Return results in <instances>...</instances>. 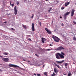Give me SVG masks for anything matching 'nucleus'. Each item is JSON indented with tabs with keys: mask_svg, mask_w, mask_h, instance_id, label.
<instances>
[{
	"mask_svg": "<svg viewBox=\"0 0 76 76\" xmlns=\"http://www.w3.org/2000/svg\"><path fill=\"white\" fill-rule=\"evenodd\" d=\"M54 65H55L57 66V67H58V68H60V67L59 66V65H58V64H57L56 63H54Z\"/></svg>",
	"mask_w": 76,
	"mask_h": 76,
	"instance_id": "obj_14",
	"label": "nucleus"
},
{
	"mask_svg": "<svg viewBox=\"0 0 76 76\" xmlns=\"http://www.w3.org/2000/svg\"><path fill=\"white\" fill-rule=\"evenodd\" d=\"M66 68L67 69V67H66Z\"/></svg>",
	"mask_w": 76,
	"mask_h": 76,
	"instance_id": "obj_54",
	"label": "nucleus"
},
{
	"mask_svg": "<svg viewBox=\"0 0 76 76\" xmlns=\"http://www.w3.org/2000/svg\"><path fill=\"white\" fill-rule=\"evenodd\" d=\"M75 5H76V3H75Z\"/></svg>",
	"mask_w": 76,
	"mask_h": 76,
	"instance_id": "obj_52",
	"label": "nucleus"
},
{
	"mask_svg": "<svg viewBox=\"0 0 76 76\" xmlns=\"http://www.w3.org/2000/svg\"><path fill=\"white\" fill-rule=\"evenodd\" d=\"M2 60H3L5 62H8L9 61V58H3L2 59Z\"/></svg>",
	"mask_w": 76,
	"mask_h": 76,
	"instance_id": "obj_6",
	"label": "nucleus"
},
{
	"mask_svg": "<svg viewBox=\"0 0 76 76\" xmlns=\"http://www.w3.org/2000/svg\"><path fill=\"white\" fill-rule=\"evenodd\" d=\"M11 5L12 7H13L14 5V3L13 4H11Z\"/></svg>",
	"mask_w": 76,
	"mask_h": 76,
	"instance_id": "obj_27",
	"label": "nucleus"
},
{
	"mask_svg": "<svg viewBox=\"0 0 76 76\" xmlns=\"http://www.w3.org/2000/svg\"><path fill=\"white\" fill-rule=\"evenodd\" d=\"M28 62H30V61H28Z\"/></svg>",
	"mask_w": 76,
	"mask_h": 76,
	"instance_id": "obj_51",
	"label": "nucleus"
},
{
	"mask_svg": "<svg viewBox=\"0 0 76 76\" xmlns=\"http://www.w3.org/2000/svg\"><path fill=\"white\" fill-rule=\"evenodd\" d=\"M66 15H64V18L66 19Z\"/></svg>",
	"mask_w": 76,
	"mask_h": 76,
	"instance_id": "obj_30",
	"label": "nucleus"
},
{
	"mask_svg": "<svg viewBox=\"0 0 76 76\" xmlns=\"http://www.w3.org/2000/svg\"><path fill=\"white\" fill-rule=\"evenodd\" d=\"M71 75V73L69 71V72L68 74V75H67V76H70Z\"/></svg>",
	"mask_w": 76,
	"mask_h": 76,
	"instance_id": "obj_17",
	"label": "nucleus"
},
{
	"mask_svg": "<svg viewBox=\"0 0 76 76\" xmlns=\"http://www.w3.org/2000/svg\"><path fill=\"white\" fill-rule=\"evenodd\" d=\"M39 25H40V26H41L42 23L41 22H40L39 23Z\"/></svg>",
	"mask_w": 76,
	"mask_h": 76,
	"instance_id": "obj_29",
	"label": "nucleus"
},
{
	"mask_svg": "<svg viewBox=\"0 0 76 76\" xmlns=\"http://www.w3.org/2000/svg\"><path fill=\"white\" fill-rule=\"evenodd\" d=\"M33 18H34V14H32L31 16V18L33 19Z\"/></svg>",
	"mask_w": 76,
	"mask_h": 76,
	"instance_id": "obj_23",
	"label": "nucleus"
},
{
	"mask_svg": "<svg viewBox=\"0 0 76 76\" xmlns=\"http://www.w3.org/2000/svg\"><path fill=\"white\" fill-rule=\"evenodd\" d=\"M52 38L54 40V41L56 42H59L60 41V39L55 36H53Z\"/></svg>",
	"mask_w": 76,
	"mask_h": 76,
	"instance_id": "obj_2",
	"label": "nucleus"
},
{
	"mask_svg": "<svg viewBox=\"0 0 76 76\" xmlns=\"http://www.w3.org/2000/svg\"><path fill=\"white\" fill-rule=\"evenodd\" d=\"M51 9H52L51 8H50V10H48V12H50V11H51Z\"/></svg>",
	"mask_w": 76,
	"mask_h": 76,
	"instance_id": "obj_25",
	"label": "nucleus"
},
{
	"mask_svg": "<svg viewBox=\"0 0 76 76\" xmlns=\"http://www.w3.org/2000/svg\"><path fill=\"white\" fill-rule=\"evenodd\" d=\"M44 75H45L46 76H47V72H44Z\"/></svg>",
	"mask_w": 76,
	"mask_h": 76,
	"instance_id": "obj_18",
	"label": "nucleus"
},
{
	"mask_svg": "<svg viewBox=\"0 0 76 76\" xmlns=\"http://www.w3.org/2000/svg\"><path fill=\"white\" fill-rule=\"evenodd\" d=\"M55 74H52L51 75V76H55Z\"/></svg>",
	"mask_w": 76,
	"mask_h": 76,
	"instance_id": "obj_35",
	"label": "nucleus"
},
{
	"mask_svg": "<svg viewBox=\"0 0 76 76\" xmlns=\"http://www.w3.org/2000/svg\"><path fill=\"white\" fill-rule=\"evenodd\" d=\"M69 4H70L69 2H66L65 3V4H64V6H67L68 5H69Z\"/></svg>",
	"mask_w": 76,
	"mask_h": 76,
	"instance_id": "obj_11",
	"label": "nucleus"
},
{
	"mask_svg": "<svg viewBox=\"0 0 76 76\" xmlns=\"http://www.w3.org/2000/svg\"><path fill=\"white\" fill-rule=\"evenodd\" d=\"M57 71V69H56V68H54V72H55V73H56Z\"/></svg>",
	"mask_w": 76,
	"mask_h": 76,
	"instance_id": "obj_15",
	"label": "nucleus"
},
{
	"mask_svg": "<svg viewBox=\"0 0 76 76\" xmlns=\"http://www.w3.org/2000/svg\"><path fill=\"white\" fill-rule=\"evenodd\" d=\"M32 31H35L34 26V24L33 23H32Z\"/></svg>",
	"mask_w": 76,
	"mask_h": 76,
	"instance_id": "obj_8",
	"label": "nucleus"
},
{
	"mask_svg": "<svg viewBox=\"0 0 76 76\" xmlns=\"http://www.w3.org/2000/svg\"><path fill=\"white\" fill-rule=\"evenodd\" d=\"M42 41L43 43H44V41H45L46 40V39L45 38H41Z\"/></svg>",
	"mask_w": 76,
	"mask_h": 76,
	"instance_id": "obj_10",
	"label": "nucleus"
},
{
	"mask_svg": "<svg viewBox=\"0 0 76 76\" xmlns=\"http://www.w3.org/2000/svg\"><path fill=\"white\" fill-rule=\"evenodd\" d=\"M19 4V2H16V4H17V5H18Z\"/></svg>",
	"mask_w": 76,
	"mask_h": 76,
	"instance_id": "obj_28",
	"label": "nucleus"
},
{
	"mask_svg": "<svg viewBox=\"0 0 76 76\" xmlns=\"http://www.w3.org/2000/svg\"><path fill=\"white\" fill-rule=\"evenodd\" d=\"M3 70L1 69H0V72H2Z\"/></svg>",
	"mask_w": 76,
	"mask_h": 76,
	"instance_id": "obj_40",
	"label": "nucleus"
},
{
	"mask_svg": "<svg viewBox=\"0 0 76 76\" xmlns=\"http://www.w3.org/2000/svg\"><path fill=\"white\" fill-rule=\"evenodd\" d=\"M46 1H48V0H45Z\"/></svg>",
	"mask_w": 76,
	"mask_h": 76,
	"instance_id": "obj_46",
	"label": "nucleus"
},
{
	"mask_svg": "<svg viewBox=\"0 0 76 76\" xmlns=\"http://www.w3.org/2000/svg\"><path fill=\"white\" fill-rule=\"evenodd\" d=\"M63 75H66V74H63Z\"/></svg>",
	"mask_w": 76,
	"mask_h": 76,
	"instance_id": "obj_41",
	"label": "nucleus"
},
{
	"mask_svg": "<svg viewBox=\"0 0 76 76\" xmlns=\"http://www.w3.org/2000/svg\"><path fill=\"white\" fill-rule=\"evenodd\" d=\"M17 7L16 6L15 7L14 10H17Z\"/></svg>",
	"mask_w": 76,
	"mask_h": 76,
	"instance_id": "obj_26",
	"label": "nucleus"
},
{
	"mask_svg": "<svg viewBox=\"0 0 76 76\" xmlns=\"http://www.w3.org/2000/svg\"><path fill=\"white\" fill-rule=\"evenodd\" d=\"M56 58L58 59H60V57L61 58H64V55H63L62 54H61L58 53H57V54H56Z\"/></svg>",
	"mask_w": 76,
	"mask_h": 76,
	"instance_id": "obj_1",
	"label": "nucleus"
},
{
	"mask_svg": "<svg viewBox=\"0 0 76 76\" xmlns=\"http://www.w3.org/2000/svg\"><path fill=\"white\" fill-rule=\"evenodd\" d=\"M53 75H55V73H54V72L53 73Z\"/></svg>",
	"mask_w": 76,
	"mask_h": 76,
	"instance_id": "obj_48",
	"label": "nucleus"
},
{
	"mask_svg": "<svg viewBox=\"0 0 76 76\" xmlns=\"http://www.w3.org/2000/svg\"><path fill=\"white\" fill-rule=\"evenodd\" d=\"M68 64L67 63H65L64 64V66H68Z\"/></svg>",
	"mask_w": 76,
	"mask_h": 76,
	"instance_id": "obj_19",
	"label": "nucleus"
},
{
	"mask_svg": "<svg viewBox=\"0 0 76 76\" xmlns=\"http://www.w3.org/2000/svg\"><path fill=\"white\" fill-rule=\"evenodd\" d=\"M48 51L50 50L51 49H48Z\"/></svg>",
	"mask_w": 76,
	"mask_h": 76,
	"instance_id": "obj_37",
	"label": "nucleus"
},
{
	"mask_svg": "<svg viewBox=\"0 0 76 76\" xmlns=\"http://www.w3.org/2000/svg\"><path fill=\"white\" fill-rule=\"evenodd\" d=\"M73 39L74 40V41H76V38L75 37H74V38H73Z\"/></svg>",
	"mask_w": 76,
	"mask_h": 76,
	"instance_id": "obj_21",
	"label": "nucleus"
},
{
	"mask_svg": "<svg viewBox=\"0 0 76 76\" xmlns=\"http://www.w3.org/2000/svg\"><path fill=\"white\" fill-rule=\"evenodd\" d=\"M56 62H57V64H61L62 62H64V60H62L61 61H56Z\"/></svg>",
	"mask_w": 76,
	"mask_h": 76,
	"instance_id": "obj_9",
	"label": "nucleus"
},
{
	"mask_svg": "<svg viewBox=\"0 0 76 76\" xmlns=\"http://www.w3.org/2000/svg\"><path fill=\"white\" fill-rule=\"evenodd\" d=\"M45 66V65H44L43 66V67H44Z\"/></svg>",
	"mask_w": 76,
	"mask_h": 76,
	"instance_id": "obj_45",
	"label": "nucleus"
},
{
	"mask_svg": "<svg viewBox=\"0 0 76 76\" xmlns=\"http://www.w3.org/2000/svg\"><path fill=\"white\" fill-rule=\"evenodd\" d=\"M3 55H7L8 54V53H7L5 52L3 53Z\"/></svg>",
	"mask_w": 76,
	"mask_h": 76,
	"instance_id": "obj_16",
	"label": "nucleus"
},
{
	"mask_svg": "<svg viewBox=\"0 0 76 76\" xmlns=\"http://www.w3.org/2000/svg\"><path fill=\"white\" fill-rule=\"evenodd\" d=\"M7 23V22H6V21L4 22V23Z\"/></svg>",
	"mask_w": 76,
	"mask_h": 76,
	"instance_id": "obj_43",
	"label": "nucleus"
},
{
	"mask_svg": "<svg viewBox=\"0 0 76 76\" xmlns=\"http://www.w3.org/2000/svg\"><path fill=\"white\" fill-rule=\"evenodd\" d=\"M10 5H11L12 4H11V1H10Z\"/></svg>",
	"mask_w": 76,
	"mask_h": 76,
	"instance_id": "obj_44",
	"label": "nucleus"
},
{
	"mask_svg": "<svg viewBox=\"0 0 76 76\" xmlns=\"http://www.w3.org/2000/svg\"><path fill=\"white\" fill-rule=\"evenodd\" d=\"M50 46H52V44H50Z\"/></svg>",
	"mask_w": 76,
	"mask_h": 76,
	"instance_id": "obj_39",
	"label": "nucleus"
},
{
	"mask_svg": "<svg viewBox=\"0 0 76 76\" xmlns=\"http://www.w3.org/2000/svg\"><path fill=\"white\" fill-rule=\"evenodd\" d=\"M37 76H40V74H37Z\"/></svg>",
	"mask_w": 76,
	"mask_h": 76,
	"instance_id": "obj_31",
	"label": "nucleus"
},
{
	"mask_svg": "<svg viewBox=\"0 0 76 76\" xmlns=\"http://www.w3.org/2000/svg\"><path fill=\"white\" fill-rule=\"evenodd\" d=\"M34 75L35 76H36V74H34Z\"/></svg>",
	"mask_w": 76,
	"mask_h": 76,
	"instance_id": "obj_42",
	"label": "nucleus"
},
{
	"mask_svg": "<svg viewBox=\"0 0 76 76\" xmlns=\"http://www.w3.org/2000/svg\"><path fill=\"white\" fill-rule=\"evenodd\" d=\"M60 18H62V17H61V16L60 17Z\"/></svg>",
	"mask_w": 76,
	"mask_h": 76,
	"instance_id": "obj_47",
	"label": "nucleus"
},
{
	"mask_svg": "<svg viewBox=\"0 0 76 76\" xmlns=\"http://www.w3.org/2000/svg\"><path fill=\"white\" fill-rule=\"evenodd\" d=\"M74 64H75V63H73Z\"/></svg>",
	"mask_w": 76,
	"mask_h": 76,
	"instance_id": "obj_53",
	"label": "nucleus"
},
{
	"mask_svg": "<svg viewBox=\"0 0 76 76\" xmlns=\"http://www.w3.org/2000/svg\"><path fill=\"white\" fill-rule=\"evenodd\" d=\"M61 54L62 55H65V53H64L61 52Z\"/></svg>",
	"mask_w": 76,
	"mask_h": 76,
	"instance_id": "obj_22",
	"label": "nucleus"
},
{
	"mask_svg": "<svg viewBox=\"0 0 76 76\" xmlns=\"http://www.w3.org/2000/svg\"><path fill=\"white\" fill-rule=\"evenodd\" d=\"M73 23H74L75 24H76V22L75 21H74L73 22Z\"/></svg>",
	"mask_w": 76,
	"mask_h": 76,
	"instance_id": "obj_33",
	"label": "nucleus"
},
{
	"mask_svg": "<svg viewBox=\"0 0 76 76\" xmlns=\"http://www.w3.org/2000/svg\"><path fill=\"white\" fill-rule=\"evenodd\" d=\"M45 30L47 31V33H48V34H52V32L46 28H45Z\"/></svg>",
	"mask_w": 76,
	"mask_h": 76,
	"instance_id": "obj_3",
	"label": "nucleus"
},
{
	"mask_svg": "<svg viewBox=\"0 0 76 76\" xmlns=\"http://www.w3.org/2000/svg\"><path fill=\"white\" fill-rule=\"evenodd\" d=\"M57 50H65V48H64L62 46H60V47H58L57 48Z\"/></svg>",
	"mask_w": 76,
	"mask_h": 76,
	"instance_id": "obj_4",
	"label": "nucleus"
},
{
	"mask_svg": "<svg viewBox=\"0 0 76 76\" xmlns=\"http://www.w3.org/2000/svg\"><path fill=\"white\" fill-rule=\"evenodd\" d=\"M64 9H65V8L64 7H62L61 8V10H63Z\"/></svg>",
	"mask_w": 76,
	"mask_h": 76,
	"instance_id": "obj_24",
	"label": "nucleus"
},
{
	"mask_svg": "<svg viewBox=\"0 0 76 76\" xmlns=\"http://www.w3.org/2000/svg\"><path fill=\"white\" fill-rule=\"evenodd\" d=\"M61 26H64V24H63V23H62L61 24Z\"/></svg>",
	"mask_w": 76,
	"mask_h": 76,
	"instance_id": "obj_34",
	"label": "nucleus"
},
{
	"mask_svg": "<svg viewBox=\"0 0 76 76\" xmlns=\"http://www.w3.org/2000/svg\"><path fill=\"white\" fill-rule=\"evenodd\" d=\"M69 13H70V12H66L65 13V14H64V15H65V16H67L68 15H69Z\"/></svg>",
	"mask_w": 76,
	"mask_h": 76,
	"instance_id": "obj_13",
	"label": "nucleus"
},
{
	"mask_svg": "<svg viewBox=\"0 0 76 76\" xmlns=\"http://www.w3.org/2000/svg\"><path fill=\"white\" fill-rule=\"evenodd\" d=\"M0 65H2V64H0Z\"/></svg>",
	"mask_w": 76,
	"mask_h": 76,
	"instance_id": "obj_49",
	"label": "nucleus"
},
{
	"mask_svg": "<svg viewBox=\"0 0 76 76\" xmlns=\"http://www.w3.org/2000/svg\"><path fill=\"white\" fill-rule=\"evenodd\" d=\"M35 56H37V57L38 56V55H37V54H35Z\"/></svg>",
	"mask_w": 76,
	"mask_h": 76,
	"instance_id": "obj_38",
	"label": "nucleus"
},
{
	"mask_svg": "<svg viewBox=\"0 0 76 76\" xmlns=\"http://www.w3.org/2000/svg\"><path fill=\"white\" fill-rule=\"evenodd\" d=\"M75 10L72 9V11H71V16H74V12H75Z\"/></svg>",
	"mask_w": 76,
	"mask_h": 76,
	"instance_id": "obj_7",
	"label": "nucleus"
},
{
	"mask_svg": "<svg viewBox=\"0 0 76 76\" xmlns=\"http://www.w3.org/2000/svg\"><path fill=\"white\" fill-rule=\"evenodd\" d=\"M14 11H15V15H17V12H18V11H17V10H14Z\"/></svg>",
	"mask_w": 76,
	"mask_h": 76,
	"instance_id": "obj_12",
	"label": "nucleus"
},
{
	"mask_svg": "<svg viewBox=\"0 0 76 76\" xmlns=\"http://www.w3.org/2000/svg\"><path fill=\"white\" fill-rule=\"evenodd\" d=\"M0 57H1V58H2V57H3V56H0Z\"/></svg>",
	"mask_w": 76,
	"mask_h": 76,
	"instance_id": "obj_50",
	"label": "nucleus"
},
{
	"mask_svg": "<svg viewBox=\"0 0 76 76\" xmlns=\"http://www.w3.org/2000/svg\"><path fill=\"white\" fill-rule=\"evenodd\" d=\"M28 40L30 41H31V39L30 38H29L28 39Z\"/></svg>",
	"mask_w": 76,
	"mask_h": 76,
	"instance_id": "obj_32",
	"label": "nucleus"
},
{
	"mask_svg": "<svg viewBox=\"0 0 76 76\" xmlns=\"http://www.w3.org/2000/svg\"><path fill=\"white\" fill-rule=\"evenodd\" d=\"M11 29L12 30H15L13 28H12Z\"/></svg>",
	"mask_w": 76,
	"mask_h": 76,
	"instance_id": "obj_36",
	"label": "nucleus"
},
{
	"mask_svg": "<svg viewBox=\"0 0 76 76\" xmlns=\"http://www.w3.org/2000/svg\"><path fill=\"white\" fill-rule=\"evenodd\" d=\"M9 67H15L16 68H18L19 67V66H17V65H15L11 64H9Z\"/></svg>",
	"mask_w": 76,
	"mask_h": 76,
	"instance_id": "obj_5",
	"label": "nucleus"
},
{
	"mask_svg": "<svg viewBox=\"0 0 76 76\" xmlns=\"http://www.w3.org/2000/svg\"><path fill=\"white\" fill-rule=\"evenodd\" d=\"M22 26H23V28H25V29H26V26H25L24 25H22Z\"/></svg>",
	"mask_w": 76,
	"mask_h": 76,
	"instance_id": "obj_20",
	"label": "nucleus"
}]
</instances>
